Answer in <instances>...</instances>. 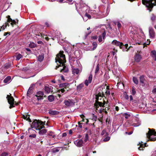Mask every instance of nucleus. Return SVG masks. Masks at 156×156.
I'll list each match as a JSON object with an SVG mask.
<instances>
[{
  "instance_id": "12",
  "label": "nucleus",
  "mask_w": 156,
  "mask_h": 156,
  "mask_svg": "<svg viewBox=\"0 0 156 156\" xmlns=\"http://www.w3.org/2000/svg\"><path fill=\"white\" fill-rule=\"evenodd\" d=\"M92 79V75L90 74L88 78V80H86L84 82V83L86 86H88L89 83H91Z\"/></svg>"
},
{
  "instance_id": "51",
  "label": "nucleus",
  "mask_w": 156,
  "mask_h": 156,
  "mask_svg": "<svg viewBox=\"0 0 156 156\" xmlns=\"http://www.w3.org/2000/svg\"><path fill=\"white\" fill-rule=\"evenodd\" d=\"M140 125V122H138L137 124L135 123H134L133 124V126H134L136 127L139 126Z\"/></svg>"
},
{
  "instance_id": "63",
  "label": "nucleus",
  "mask_w": 156,
  "mask_h": 156,
  "mask_svg": "<svg viewBox=\"0 0 156 156\" xmlns=\"http://www.w3.org/2000/svg\"><path fill=\"white\" fill-rule=\"evenodd\" d=\"M125 98L126 99H129V96L128 95H126L125 96Z\"/></svg>"
},
{
  "instance_id": "35",
  "label": "nucleus",
  "mask_w": 156,
  "mask_h": 156,
  "mask_svg": "<svg viewBox=\"0 0 156 156\" xmlns=\"http://www.w3.org/2000/svg\"><path fill=\"white\" fill-rule=\"evenodd\" d=\"M48 135L52 137L53 138H54L55 136V134L52 131H49L48 132Z\"/></svg>"
},
{
  "instance_id": "14",
  "label": "nucleus",
  "mask_w": 156,
  "mask_h": 156,
  "mask_svg": "<svg viewBox=\"0 0 156 156\" xmlns=\"http://www.w3.org/2000/svg\"><path fill=\"white\" fill-rule=\"evenodd\" d=\"M112 44L113 45H115L117 46H119L120 47L121 44H122V43L117 41L116 40H114L112 42Z\"/></svg>"
},
{
  "instance_id": "9",
  "label": "nucleus",
  "mask_w": 156,
  "mask_h": 156,
  "mask_svg": "<svg viewBox=\"0 0 156 156\" xmlns=\"http://www.w3.org/2000/svg\"><path fill=\"white\" fill-rule=\"evenodd\" d=\"M7 18L8 19V22H11V24L12 26H13L14 25L16 24L18 22V20L17 19H16V20H12L10 18V16L9 15L7 16Z\"/></svg>"
},
{
  "instance_id": "53",
  "label": "nucleus",
  "mask_w": 156,
  "mask_h": 156,
  "mask_svg": "<svg viewBox=\"0 0 156 156\" xmlns=\"http://www.w3.org/2000/svg\"><path fill=\"white\" fill-rule=\"evenodd\" d=\"M136 93V91L134 88H133L132 89V94L134 95Z\"/></svg>"
},
{
  "instance_id": "39",
  "label": "nucleus",
  "mask_w": 156,
  "mask_h": 156,
  "mask_svg": "<svg viewBox=\"0 0 156 156\" xmlns=\"http://www.w3.org/2000/svg\"><path fill=\"white\" fill-rule=\"evenodd\" d=\"M98 105L100 106H105L104 105L105 104V101H104L103 103H102V102H98Z\"/></svg>"
},
{
  "instance_id": "4",
  "label": "nucleus",
  "mask_w": 156,
  "mask_h": 156,
  "mask_svg": "<svg viewBox=\"0 0 156 156\" xmlns=\"http://www.w3.org/2000/svg\"><path fill=\"white\" fill-rule=\"evenodd\" d=\"M139 35H140V36H136L138 37V40L140 41V42L138 43V44H143L144 45V48L145 46H146L147 45H149L150 43V41H149L148 43H144L143 41L145 39V36L143 32V31L142 30H140V34Z\"/></svg>"
},
{
  "instance_id": "45",
  "label": "nucleus",
  "mask_w": 156,
  "mask_h": 156,
  "mask_svg": "<svg viewBox=\"0 0 156 156\" xmlns=\"http://www.w3.org/2000/svg\"><path fill=\"white\" fill-rule=\"evenodd\" d=\"M7 27V25H3L1 27V29H0V31L2 30H4Z\"/></svg>"
},
{
  "instance_id": "57",
  "label": "nucleus",
  "mask_w": 156,
  "mask_h": 156,
  "mask_svg": "<svg viewBox=\"0 0 156 156\" xmlns=\"http://www.w3.org/2000/svg\"><path fill=\"white\" fill-rule=\"evenodd\" d=\"M152 92L154 94H156V88L153 90Z\"/></svg>"
},
{
  "instance_id": "13",
  "label": "nucleus",
  "mask_w": 156,
  "mask_h": 156,
  "mask_svg": "<svg viewBox=\"0 0 156 156\" xmlns=\"http://www.w3.org/2000/svg\"><path fill=\"white\" fill-rule=\"evenodd\" d=\"M28 130L30 133V132L31 133H34L33 134H30V135L29 136V137H32V138H35L36 136V134H34V133H35L36 131L31 128H29L28 129Z\"/></svg>"
},
{
  "instance_id": "47",
  "label": "nucleus",
  "mask_w": 156,
  "mask_h": 156,
  "mask_svg": "<svg viewBox=\"0 0 156 156\" xmlns=\"http://www.w3.org/2000/svg\"><path fill=\"white\" fill-rule=\"evenodd\" d=\"M37 97V100L38 101L43 99V96H36Z\"/></svg>"
},
{
  "instance_id": "27",
  "label": "nucleus",
  "mask_w": 156,
  "mask_h": 156,
  "mask_svg": "<svg viewBox=\"0 0 156 156\" xmlns=\"http://www.w3.org/2000/svg\"><path fill=\"white\" fill-rule=\"evenodd\" d=\"M23 56V55L20 54H18L16 56V60H18L21 58Z\"/></svg>"
},
{
  "instance_id": "31",
  "label": "nucleus",
  "mask_w": 156,
  "mask_h": 156,
  "mask_svg": "<svg viewBox=\"0 0 156 156\" xmlns=\"http://www.w3.org/2000/svg\"><path fill=\"white\" fill-rule=\"evenodd\" d=\"M123 115L125 117L126 119H128L129 117L131 116V114L127 113H125L123 114Z\"/></svg>"
},
{
  "instance_id": "54",
  "label": "nucleus",
  "mask_w": 156,
  "mask_h": 156,
  "mask_svg": "<svg viewBox=\"0 0 156 156\" xmlns=\"http://www.w3.org/2000/svg\"><path fill=\"white\" fill-rule=\"evenodd\" d=\"M106 35V33L105 32H103L102 34V37H103V39H104L105 36Z\"/></svg>"
},
{
  "instance_id": "55",
  "label": "nucleus",
  "mask_w": 156,
  "mask_h": 156,
  "mask_svg": "<svg viewBox=\"0 0 156 156\" xmlns=\"http://www.w3.org/2000/svg\"><path fill=\"white\" fill-rule=\"evenodd\" d=\"M84 115H80V117L82 119L81 121L82 122H85V119L83 118L84 117Z\"/></svg>"
},
{
  "instance_id": "61",
  "label": "nucleus",
  "mask_w": 156,
  "mask_h": 156,
  "mask_svg": "<svg viewBox=\"0 0 156 156\" xmlns=\"http://www.w3.org/2000/svg\"><path fill=\"white\" fill-rule=\"evenodd\" d=\"M129 99H130V100L131 101L133 100V97L132 95H130L129 96Z\"/></svg>"
},
{
  "instance_id": "49",
  "label": "nucleus",
  "mask_w": 156,
  "mask_h": 156,
  "mask_svg": "<svg viewBox=\"0 0 156 156\" xmlns=\"http://www.w3.org/2000/svg\"><path fill=\"white\" fill-rule=\"evenodd\" d=\"M0 156H9L8 154L6 152H4L2 153L1 155Z\"/></svg>"
},
{
  "instance_id": "38",
  "label": "nucleus",
  "mask_w": 156,
  "mask_h": 156,
  "mask_svg": "<svg viewBox=\"0 0 156 156\" xmlns=\"http://www.w3.org/2000/svg\"><path fill=\"white\" fill-rule=\"evenodd\" d=\"M97 119V117L96 115H94V114L92 115V119L94 121H96Z\"/></svg>"
},
{
  "instance_id": "19",
  "label": "nucleus",
  "mask_w": 156,
  "mask_h": 156,
  "mask_svg": "<svg viewBox=\"0 0 156 156\" xmlns=\"http://www.w3.org/2000/svg\"><path fill=\"white\" fill-rule=\"evenodd\" d=\"M62 86L64 87L62 89H61L60 90H60L62 93H63L66 90V88L65 87H66L67 85H68V84L67 83H65L62 84Z\"/></svg>"
},
{
  "instance_id": "28",
  "label": "nucleus",
  "mask_w": 156,
  "mask_h": 156,
  "mask_svg": "<svg viewBox=\"0 0 156 156\" xmlns=\"http://www.w3.org/2000/svg\"><path fill=\"white\" fill-rule=\"evenodd\" d=\"M79 72V70L78 69H74L72 70L73 73V74H77Z\"/></svg>"
},
{
  "instance_id": "8",
  "label": "nucleus",
  "mask_w": 156,
  "mask_h": 156,
  "mask_svg": "<svg viewBox=\"0 0 156 156\" xmlns=\"http://www.w3.org/2000/svg\"><path fill=\"white\" fill-rule=\"evenodd\" d=\"M149 36L150 38H154L155 36V33L153 28L151 27L149 28Z\"/></svg>"
},
{
  "instance_id": "1",
  "label": "nucleus",
  "mask_w": 156,
  "mask_h": 156,
  "mask_svg": "<svg viewBox=\"0 0 156 156\" xmlns=\"http://www.w3.org/2000/svg\"><path fill=\"white\" fill-rule=\"evenodd\" d=\"M63 51H60L59 54L57 55L55 58V62H58L59 63L62 64V66H63V68L61 70V72L67 73L68 72L69 69L68 67L65 66L64 63L66 62V60L65 56L63 54ZM60 66L61 64L58 66Z\"/></svg>"
},
{
  "instance_id": "36",
  "label": "nucleus",
  "mask_w": 156,
  "mask_h": 156,
  "mask_svg": "<svg viewBox=\"0 0 156 156\" xmlns=\"http://www.w3.org/2000/svg\"><path fill=\"white\" fill-rule=\"evenodd\" d=\"M44 95V93L41 91H39L37 92L35 96H43Z\"/></svg>"
},
{
  "instance_id": "52",
  "label": "nucleus",
  "mask_w": 156,
  "mask_h": 156,
  "mask_svg": "<svg viewBox=\"0 0 156 156\" xmlns=\"http://www.w3.org/2000/svg\"><path fill=\"white\" fill-rule=\"evenodd\" d=\"M98 41H99V42H101L102 41V38L101 36H99V37L98 38Z\"/></svg>"
},
{
  "instance_id": "2",
  "label": "nucleus",
  "mask_w": 156,
  "mask_h": 156,
  "mask_svg": "<svg viewBox=\"0 0 156 156\" xmlns=\"http://www.w3.org/2000/svg\"><path fill=\"white\" fill-rule=\"evenodd\" d=\"M142 3L146 5L147 9L151 11L154 5H155L156 4V0H142Z\"/></svg>"
},
{
  "instance_id": "25",
  "label": "nucleus",
  "mask_w": 156,
  "mask_h": 156,
  "mask_svg": "<svg viewBox=\"0 0 156 156\" xmlns=\"http://www.w3.org/2000/svg\"><path fill=\"white\" fill-rule=\"evenodd\" d=\"M38 60L40 62H42L44 58V55H39L37 57Z\"/></svg>"
},
{
  "instance_id": "16",
  "label": "nucleus",
  "mask_w": 156,
  "mask_h": 156,
  "mask_svg": "<svg viewBox=\"0 0 156 156\" xmlns=\"http://www.w3.org/2000/svg\"><path fill=\"white\" fill-rule=\"evenodd\" d=\"M139 144H140V147L138 148V149L140 150H143V148L145 147H146V143H145L144 144L141 143H140Z\"/></svg>"
},
{
  "instance_id": "3",
  "label": "nucleus",
  "mask_w": 156,
  "mask_h": 156,
  "mask_svg": "<svg viewBox=\"0 0 156 156\" xmlns=\"http://www.w3.org/2000/svg\"><path fill=\"white\" fill-rule=\"evenodd\" d=\"M45 122H42L40 120H35L32 122L31 126L36 129L40 130L44 127Z\"/></svg>"
},
{
  "instance_id": "22",
  "label": "nucleus",
  "mask_w": 156,
  "mask_h": 156,
  "mask_svg": "<svg viewBox=\"0 0 156 156\" xmlns=\"http://www.w3.org/2000/svg\"><path fill=\"white\" fill-rule=\"evenodd\" d=\"M22 117L24 119H26L28 121L31 122L29 116L28 115H27L26 114L25 115H23L22 116Z\"/></svg>"
},
{
  "instance_id": "46",
  "label": "nucleus",
  "mask_w": 156,
  "mask_h": 156,
  "mask_svg": "<svg viewBox=\"0 0 156 156\" xmlns=\"http://www.w3.org/2000/svg\"><path fill=\"white\" fill-rule=\"evenodd\" d=\"M115 25H116V24L117 25V27H118V28H120L121 27V24L119 22H115Z\"/></svg>"
},
{
  "instance_id": "33",
  "label": "nucleus",
  "mask_w": 156,
  "mask_h": 156,
  "mask_svg": "<svg viewBox=\"0 0 156 156\" xmlns=\"http://www.w3.org/2000/svg\"><path fill=\"white\" fill-rule=\"evenodd\" d=\"M93 48L91 49V50L93 51L94 50L97 46V44L96 42H94L92 44Z\"/></svg>"
},
{
  "instance_id": "17",
  "label": "nucleus",
  "mask_w": 156,
  "mask_h": 156,
  "mask_svg": "<svg viewBox=\"0 0 156 156\" xmlns=\"http://www.w3.org/2000/svg\"><path fill=\"white\" fill-rule=\"evenodd\" d=\"M58 113V112L55 110H50L49 111V113L51 115H57Z\"/></svg>"
},
{
  "instance_id": "64",
  "label": "nucleus",
  "mask_w": 156,
  "mask_h": 156,
  "mask_svg": "<svg viewBox=\"0 0 156 156\" xmlns=\"http://www.w3.org/2000/svg\"><path fill=\"white\" fill-rule=\"evenodd\" d=\"M45 24L47 26V27H49V24L48 22H46L45 23Z\"/></svg>"
},
{
  "instance_id": "6",
  "label": "nucleus",
  "mask_w": 156,
  "mask_h": 156,
  "mask_svg": "<svg viewBox=\"0 0 156 156\" xmlns=\"http://www.w3.org/2000/svg\"><path fill=\"white\" fill-rule=\"evenodd\" d=\"M6 98L8 100V102L10 105L9 108H11L14 107L15 105L14 104V99L13 97L11 96V94H10L9 95H7Z\"/></svg>"
},
{
  "instance_id": "23",
  "label": "nucleus",
  "mask_w": 156,
  "mask_h": 156,
  "mask_svg": "<svg viewBox=\"0 0 156 156\" xmlns=\"http://www.w3.org/2000/svg\"><path fill=\"white\" fill-rule=\"evenodd\" d=\"M86 17L89 19L91 18V16L87 13L85 14L84 17L83 18V20L85 21L87 20V19L86 18Z\"/></svg>"
},
{
  "instance_id": "37",
  "label": "nucleus",
  "mask_w": 156,
  "mask_h": 156,
  "mask_svg": "<svg viewBox=\"0 0 156 156\" xmlns=\"http://www.w3.org/2000/svg\"><path fill=\"white\" fill-rule=\"evenodd\" d=\"M108 133L106 132L105 130H103L101 134V135L102 136H106L107 135Z\"/></svg>"
},
{
  "instance_id": "41",
  "label": "nucleus",
  "mask_w": 156,
  "mask_h": 156,
  "mask_svg": "<svg viewBox=\"0 0 156 156\" xmlns=\"http://www.w3.org/2000/svg\"><path fill=\"white\" fill-rule=\"evenodd\" d=\"M133 82L135 84H137L138 83V80H137V79L135 77H133Z\"/></svg>"
},
{
  "instance_id": "48",
  "label": "nucleus",
  "mask_w": 156,
  "mask_h": 156,
  "mask_svg": "<svg viewBox=\"0 0 156 156\" xmlns=\"http://www.w3.org/2000/svg\"><path fill=\"white\" fill-rule=\"evenodd\" d=\"M29 46L32 48H34L35 47V44L34 43H31L29 45Z\"/></svg>"
},
{
  "instance_id": "50",
  "label": "nucleus",
  "mask_w": 156,
  "mask_h": 156,
  "mask_svg": "<svg viewBox=\"0 0 156 156\" xmlns=\"http://www.w3.org/2000/svg\"><path fill=\"white\" fill-rule=\"evenodd\" d=\"M110 139V137H109L108 136L105 138L103 141H108Z\"/></svg>"
},
{
  "instance_id": "29",
  "label": "nucleus",
  "mask_w": 156,
  "mask_h": 156,
  "mask_svg": "<svg viewBox=\"0 0 156 156\" xmlns=\"http://www.w3.org/2000/svg\"><path fill=\"white\" fill-rule=\"evenodd\" d=\"M47 132V130L45 129H42V130L39 131V134L43 135L45 133Z\"/></svg>"
},
{
  "instance_id": "62",
  "label": "nucleus",
  "mask_w": 156,
  "mask_h": 156,
  "mask_svg": "<svg viewBox=\"0 0 156 156\" xmlns=\"http://www.w3.org/2000/svg\"><path fill=\"white\" fill-rule=\"evenodd\" d=\"M73 133V131L71 130H70L69 131V133L70 134H72Z\"/></svg>"
},
{
  "instance_id": "30",
  "label": "nucleus",
  "mask_w": 156,
  "mask_h": 156,
  "mask_svg": "<svg viewBox=\"0 0 156 156\" xmlns=\"http://www.w3.org/2000/svg\"><path fill=\"white\" fill-rule=\"evenodd\" d=\"M48 99L50 102H52L54 100V97L53 96L51 95L48 96Z\"/></svg>"
},
{
  "instance_id": "42",
  "label": "nucleus",
  "mask_w": 156,
  "mask_h": 156,
  "mask_svg": "<svg viewBox=\"0 0 156 156\" xmlns=\"http://www.w3.org/2000/svg\"><path fill=\"white\" fill-rule=\"evenodd\" d=\"M99 64H98L96 66L95 70V74H96L98 73V71L99 70Z\"/></svg>"
},
{
  "instance_id": "44",
  "label": "nucleus",
  "mask_w": 156,
  "mask_h": 156,
  "mask_svg": "<svg viewBox=\"0 0 156 156\" xmlns=\"http://www.w3.org/2000/svg\"><path fill=\"white\" fill-rule=\"evenodd\" d=\"M108 88H109V87L107 86V90H106V91L105 92V93L107 95H109L110 94V92L109 90H108Z\"/></svg>"
},
{
  "instance_id": "34",
  "label": "nucleus",
  "mask_w": 156,
  "mask_h": 156,
  "mask_svg": "<svg viewBox=\"0 0 156 156\" xmlns=\"http://www.w3.org/2000/svg\"><path fill=\"white\" fill-rule=\"evenodd\" d=\"M140 81L142 83H144V76L143 75L141 76L140 77Z\"/></svg>"
},
{
  "instance_id": "18",
  "label": "nucleus",
  "mask_w": 156,
  "mask_h": 156,
  "mask_svg": "<svg viewBox=\"0 0 156 156\" xmlns=\"http://www.w3.org/2000/svg\"><path fill=\"white\" fill-rule=\"evenodd\" d=\"M62 86L64 87L62 89H61L60 90H60L62 93H63L66 90V88L65 87H66L67 85H68V84L67 83H65L62 84Z\"/></svg>"
},
{
  "instance_id": "60",
  "label": "nucleus",
  "mask_w": 156,
  "mask_h": 156,
  "mask_svg": "<svg viewBox=\"0 0 156 156\" xmlns=\"http://www.w3.org/2000/svg\"><path fill=\"white\" fill-rule=\"evenodd\" d=\"M115 110L118 111L119 110V108L118 106H116L115 107Z\"/></svg>"
},
{
  "instance_id": "56",
  "label": "nucleus",
  "mask_w": 156,
  "mask_h": 156,
  "mask_svg": "<svg viewBox=\"0 0 156 156\" xmlns=\"http://www.w3.org/2000/svg\"><path fill=\"white\" fill-rule=\"evenodd\" d=\"M78 124H79V127L80 128H82V123H80V122H79Z\"/></svg>"
},
{
  "instance_id": "40",
  "label": "nucleus",
  "mask_w": 156,
  "mask_h": 156,
  "mask_svg": "<svg viewBox=\"0 0 156 156\" xmlns=\"http://www.w3.org/2000/svg\"><path fill=\"white\" fill-rule=\"evenodd\" d=\"M89 140L88 135L87 134H86L85 135V137L84 139V141L85 142H87Z\"/></svg>"
},
{
  "instance_id": "59",
  "label": "nucleus",
  "mask_w": 156,
  "mask_h": 156,
  "mask_svg": "<svg viewBox=\"0 0 156 156\" xmlns=\"http://www.w3.org/2000/svg\"><path fill=\"white\" fill-rule=\"evenodd\" d=\"M41 140V138L40 137H39V138H37V140H36L37 142H38L40 140Z\"/></svg>"
},
{
  "instance_id": "32",
  "label": "nucleus",
  "mask_w": 156,
  "mask_h": 156,
  "mask_svg": "<svg viewBox=\"0 0 156 156\" xmlns=\"http://www.w3.org/2000/svg\"><path fill=\"white\" fill-rule=\"evenodd\" d=\"M33 92L32 88L30 87L27 91V95L29 96V95L31 94Z\"/></svg>"
},
{
  "instance_id": "10",
  "label": "nucleus",
  "mask_w": 156,
  "mask_h": 156,
  "mask_svg": "<svg viewBox=\"0 0 156 156\" xmlns=\"http://www.w3.org/2000/svg\"><path fill=\"white\" fill-rule=\"evenodd\" d=\"M75 145L78 147H81L83 144V141L82 139L77 140L74 141Z\"/></svg>"
},
{
  "instance_id": "15",
  "label": "nucleus",
  "mask_w": 156,
  "mask_h": 156,
  "mask_svg": "<svg viewBox=\"0 0 156 156\" xmlns=\"http://www.w3.org/2000/svg\"><path fill=\"white\" fill-rule=\"evenodd\" d=\"M141 59V56L139 54H136L135 57V60L137 62H139Z\"/></svg>"
},
{
  "instance_id": "11",
  "label": "nucleus",
  "mask_w": 156,
  "mask_h": 156,
  "mask_svg": "<svg viewBox=\"0 0 156 156\" xmlns=\"http://www.w3.org/2000/svg\"><path fill=\"white\" fill-rule=\"evenodd\" d=\"M128 46V44H126L124 45L122 43V44H121L120 46V48L123 51H128L130 48L131 47H129L128 48H127Z\"/></svg>"
},
{
  "instance_id": "43",
  "label": "nucleus",
  "mask_w": 156,
  "mask_h": 156,
  "mask_svg": "<svg viewBox=\"0 0 156 156\" xmlns=\"http://www.w3.org/2000/svg\"><path fill=\"white\" fill-rule=\"evenodd\" d=\"M156 18V16L154 14H152L151 16V19L153 21H154L155 20Z\"/></svg>"
},
{
  "instance_id": "5",
  "label": "nucleus",
  "mask_w": 156,
  "mask_h": 156,
  "mask_svg": "<svg viewBox=\"0 0 156 156\" xmlns=\"http://www.w3.org/2000/svg\"><path fill=\"white\" fill-rule=\"evenodd\" d=\"M149 129V130L148 131V133L147 134V137L151 140H156V139H155V138H153V137L155 136V138H156V132L154 131H152Z\"/></svg>"
},
{
  "instance_id": "26",
  "label": "nucleus",
  "mask_w": 156,
  "mask_h": 156,
  "mask_svg": "<svg viewBox=\"0 0 156 156\" xmlns=\"http://www.w3.org/2000/svg\"><path fill=\"white\" fill-rule=\"evenodd\" d=\"M84 84L83 83H81L77 87V90L78 91H80L82 89V88L83 87Z\"/></svg>"
},
{
  "instance_id": "58",
  "label": "nucleus",
  "mask_w": 156,
  "mask_h": 156,
  "mask_svg": "<svg viewBox=\"0 0 156 156\" xmlns=\"http://www.w3.org/2000/svg\"><path fill=\"white\" fill-rule=\"evenodd\" d=\"M66 135H67L66 133H64L62 134V137L66 136Z\"/></svg>"
},
{
  "instance_id": "7",
  "label": "nucleus",
  "mask_w": 156,
  "mask_h": 156,
  "mask_svg": "<svg viewBox=\"0 0 156 156\" xmlns=\"http://www.w3.org/2000/svg\"><path fill=\"white\" fill-rule=\"evenodd\" d=\"M64 103L68 107H69L74 105L75 104V102L73 100L69 99L65 100L64 101Z\"/></svg>"
},
{
  "instance_id": "24",
  "label": "nucleus",
  "mask_w": 156,
  "mask_h": 156,
  "mask_svg": "<svg viewBox=\"0 0 156 156\" xmlns=\"http://www.w3.org/2000/svg\"><path fill=\"white\" fill-rule=\"evenodd\" d=\"M44 90L46 93H49L51 91V88L46 86L45 87Z\"/></svg>"
},
{
  "instance_id": "20",
  "label": "nucleus",
  "mask_w": 156,
  "mask_h": 156,
  "mask_svg": "<svg viewBox=\"0 0 156 156\" xmlns=\"http://www.w3.org/2000/svg\"><path fill=\"white\" fill-rule=\"evenodd\" d=\"M151 55L154 60H156V51L155 50H153L151 52Z\"/></svg>"
},
{
  "instance_id": "21",
  "label": "nucleus",
  "mask_w": 156,
  "mask_h": 156,
  "mask_svg": "<svg viewBox=\"0 0 156 156\" xmlns=\"http://www.w3.org/2000/svg\"><path fill=\"white\" fill-rule=\"evenodd\" d=\"M11 80V77L10 76H8L4 80V83H9Z\"/></svg>"
}]
</instances>
